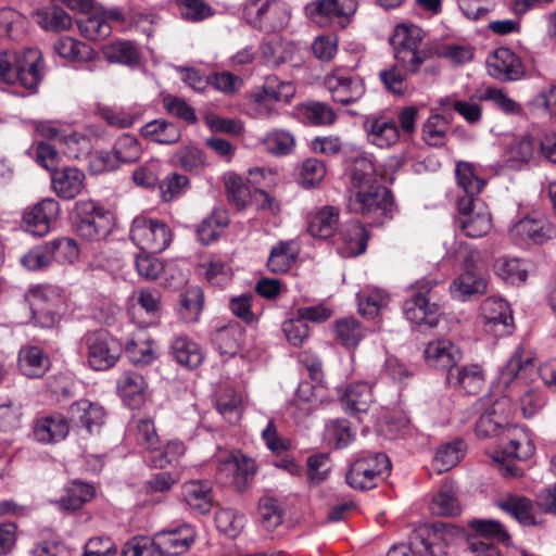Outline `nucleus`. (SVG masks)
<instances>
[{
  "label": "nucleus",
  "instance_id": "obj_35",
  "mask_svg": "<svg viewBox=\"0 0 556 556\" xmlns=\"http://www.w3.org/2000/svg\"><path fill=\"white\" fill-rule=\"evenodd\" d=\"M485 290L486 281L466 261V270L453 281L451 293L464 301L470 295L482 294Z\"/></svg>",
  "mask_w": 556,
  "mask_h": 556
},
{
  "label": "nucleus",
  "instance_id": "obj_31",
  "mask_svg": "<svg viewBox=\"0 0 556 556\" xmlns=\"http://www.w3.org/2000/svg\"><path fill=\"white\" fill-rule=\"evenodd\" d=\"M125 352L136 365H148L155 358L153 342L143 329L136 330L126 342Z\"/></svg>",
  "mask_w": 556,
  "mask_h": 556
},
{
  "label": "nucleus",
  "instance_id": "obj_59",
  "mask_svg": "<svg viewBox=\"0 0 556 556\" xmlns=\"http://www.w3.org/2000/svg\"><path fill=\"white\" fill-rule=\"evenodd\" d=\"M358 312L366 317H374L389 303V294L381 289L375 288L368 293L359 292Z\"/></svg>",
  "mask_w": 556,
  "mask_h": 556
},
{
  "label": "nucleus",
  "instance_id": "obj_48",
  "mask_svg": "<svg viewBox=\"0 0 556 556\" xmlns=\"http://www.w3.org/2000/svg\"><path fill=\"white\" fill-rule=\"evenodd\" d=\"M355 437L346 419L329 420L324 430V442L336 448H342L349 445Z\"/></svg>",
  "mask_w": 556,
  "mask_h": 556
},
{
  "label": "nucleus",
  "instance_id": "obj_52",
  "mask_svg": "<svg viewBox=\"0 0 556 556\" xmlns=\"http://www.w3.org/2000/svg\"><path fill=\"white\" fill-rule=\"evenodd\" d=\"M448 121L440 114H432L422 127V139L428 146L442 147L446 142Z\"/></svg>",
  "mask_w": 556,
  "mask_h": 556
},
{
  "label": "nucleus",
  "instance_id": "obj_23",
  "mask_svg": "<svg viewBox=\"0 0 556 556\" xmlns=\"http://www.w3.org/2000/svg\"><path fill=\"white\" fill-rule=\"evenodd\" d=\"M276 0H247L243 16L252 27L270 34L276 28Z\"/></svg>",
  "mask_w": 556,
  "mask_h": 556
},
{
  "label": "nucleus",
  "instance_id": "obj_24",
  "mask_svg": "<svg viewBox=\"0 0 556 556\" xmlns=\"http://www.w3.org/2000/svg\"><path fill=\"white\" fill-rule=\"evenodd\" d=\"M460 350L451 341L439 339L427 344L425 358L427 363L435 368L453 370L460 361Z\"/></svg>",
  "mask_w": 556,
  "mask_h": 556
},
{
  "label": "nucleus",
  "instance_id": "obj_12",
  "mask_svg": "<svg viewBox=\"0 0 556 556\" xmlns=\"http://www.w3.org/2000/svg\"><path fill=\"white\" fill-rule=\"evenodd\" d=\"M87 361L94 370L112 368L122 355V344L110 333L100 331L89 333L85 338Z\"/></svg>",
  "mask_w": 556,
  "mask_h": 556
},
{
  "label": "nucleus",
  "instance_id": "obj_54",
  "mask_svg": "<svg viewBox=\"0 0 556 556\" xmlns=\"http://www.w3.org/2000/svg\"><path fill=\"white\" fill-rule=\"evenodd\" d=\"M306 119L314 126H331L337 121L332 106L326 102L308 101L302 104Z\"/></svg>",
  "mask_w": 556,
  "mask_h": 556
},
{
  "label": "nucleus",
  "instance_id": "obj_5",
  "mask_svg": "<svg viewBox=\"0 0 556 556\" xmlns=\"http://www.w3.org/2000/svg\"><path fill=\"white\" fill-rule=\"evenodd\" d=\"M346 206L351 213L362 215L381 224L393 206V195L384 186L354 190L346 193Z\"/></svg>",
  "mask_w": 556,
  "mask_h": 556
},
{
  "label": "nucleus",
  "instance_id": "obj_30",
  "mask_svg": "<svg viewBox=\"0 0 556 556\" xmlns=\"http://www.w3.org/2000/svg\"><path fill=\"white\" fill-rule=\"evenodd\" d=\"M350 182L351 185L346 193L353 192L354 190L371 188L374 186H382L379 182V175L374 162L366 156L356 157L354 160L350 172Z\"/></svg>",
  "mask_w": 556,
  "mask_h": 556
},
{
  "label": "nucleus",
  "instance_id": "obj_51",
  "mask_svg": "<svg viewBox=\"0 0 556 556\" xmlns=\"http://www.w3.org/2000/svg\"><path fill=\"white\" fill-rule=\"evenodd\" d=\"M508 445L505 452L517 459H529L535 452V445L523 429H508Z\"/></svg>",
  "mask_w": 556,
  "mask_h": 556
},
{
  "label": "nucleus",
  "instance_id": "obj_43",
  "mask_svg": "<svg viewBox=\"0 0 556 556\" xmlns=\"http://www.w3.org/2000/svg\"><path fill=\"white\" fill-rule=\"evenodd\" d=\"M94 488L91 484L74 480L65 489V494L59 501L63 510H76L94 496Z\"/></svg>",
  "mask_w": 556,
  "mask_h": 556
},
{
  "label": "nucleus",
  "instance_id": "obj_28",
  "mask_svg": "<svg viewBox=\"0 0 556 556\" xmlns=\"http://www.w3.org/2000/svg\"><path fill=\"white\" fill-rule=\"evenodd\" d=\"M446 381L450 386L460 388L469 394H476L484 384V372L477 364L455 366L447 372Z\"/></svg>",
  "mask_w": 556,
  "mask_h": 556
},
{
  "label": "nucleus",
  "instance_id": "obj_39",
  "mask_svg": "<svg viewBox=\"0 0 556 556\" xmlns=\"http://www.w3.org/2000/svg\"><path fill=\"white\" fill-rule=\"evenodd\" d=\"M55 53L73 62H90L96 58V51L88 45L72 37H61L54 45Z\"/></svg>",
  "mask_w": 556,
  "mask_h": 556
},
{
  "label": "nucleus",
  "instance_id": "obj_44",
  "mask_svg": "<svg viewBox=\"0 0 556 556\" xmlns=\"http://www.w3.org/2000/svg\"><path fill=\"white\" fill-rule=\"evenodd\" d=\"M140 132L146 139L161 144H173L180 138L179 129L164 119H154L147 123L141 127Z\"/></svg>",
  "mask_w": 556,
  "mask_h": 556
},
{
  "label": "nucleus",
  "instance_id": "obj_37",
  "mask_svg": "<svg viewBox=\"0 0 556 556\" xmlns=\"http://www.w3.org/2000/svg\"><path fill=\"white\" fill-rule=\"evenodd\" d=\"M343 245L339 252L344 257L356 256L365 252L368 233L359 222H351L342 232Z\"/></svg>",
  "mask_w": 556,
  "mask_h": 556
},
{
  "label": "nucleus",
  "instance_id": "obj_3",
  "mask_svg": "<svg viewBox=\"0 0 556 556\" xmlns=\"http://www.w3.org/2000/svg\"><path fill=\"white\" fill-rule=\"evenodd\" d=\"M424 36L420 27L401 24L394 28L390 38L396 61L407 66L410 74L417 73L421 64L431 56L430 50L422 47Z\"/></svg>",
  "mask_w": 556,
  "mask_h": 556
},
{
  "label": "nucleus",
  "instance_id": "obj_22",
  "mask_svg": "<svg viewBox=\"0 0 556 556\" xmlns=\"http://www.w3.org/2000/svg\"><path fill=\"white\" fill-rule=\"evenodd\" d=\"M59 212L60 206L54 199L40 201L23 215L27 231L36 236H45L49 231L50 224L56 219Z\"/></svg>",
  "mask_w": 556,
  "mask_h": 556
},
{
  "label": "nucleus",
  "instance_id": "obj_17",
  "mask_svg": "<svg viewBox=\"0 0 556 556\" xmlns=\"http://www.w3.org/2000/svg\"><path fill=\"white\" fill-rule=\"evenodd\" d=\"M356 10V0H314L306 5L307 15L320 25L348 20Z\"/></svg>",
  "mask_w": 556,
  "mask_h": 556
},
{
  "label": "nucleus",
  "instance_id": "obj_38",
  "mask_svg": "<svg viewBox=\"0 0 556 556\" xmlns=\"http://www.w3.org/2000/svg\"><path fill=\"white\" fill-rule=\"evenodd\" d=\"M21 371L30 378L41 377L49 368V358L38 346H26L18 353Z\"/></svg>",
  "mask_w": 556,
  "mask_h": 556
},
{
  "label": "nucleus",
  "instance_id": "obj_4",
  "mask_svg": "<svg viewBox=\"0 0 556 556\" xmlns=\"http://www.w3.org/2000/svg\"><path fill=\"white\" fill-rule=\"evenodd\" d=\"M451 525L452 523H418L408 538V545L392 547L388 556H442L445 554L442 536Z\"/></svg>",
  "mask_w": 556,
  "mask_h": 556
},
{
  "label": "nucleus",
  "instance_id": "obj_25",
  "mask_svg": "<svg viewBox=\"0 0 556 556\" xmlns=\"http://www.w3.org/2000/svg\"><path fill=\"white\" fill-rule=\"evenodd\" d=\"M70 426L61 414H53L36 420L33 434L37 442L42 444L58 443L66 438Z\"/></svg>",
  "mask_w": 556,
  "mask_h": 556
},
{
  "label": "nucleus",
  "instance_id": "obj_42",
  "mask_svg": "<svg viewBox=\"0 0 556 556\" xmlns=\"http://www.w3.org/2000/svg\"><path fill=\"white\" fill-rule=\"evenodd\" d=\"M456 181L467 197L464 199H476L485 185V180L481 178L473 164L469 162H457L455 167Z\"/></svg>",
  "mask_w": 556,
  "mask_h": 556
},
{
  "label": "nucleus",
  "instance_id": "obj_16",
  "mask_svg": "<svg viewBox=\"0 0 556 556\" xmlns=\"http://www.w3.org/2000/svg\"><path fill=\"white\" fill-rule=\"evenodd\" d=\"M142 153L141 146L136 137L124 134L118 137L111 152H99L97 161L105 170H114L122 164L137 162Z\"/></svg>",
  "mask_w": 556,
  "mask_h": 556
},
{
  "label": "nucleus",
  "instance_id": "obj_18",
  "mask_svg": "<svg viewBox=\"0 0 556 556\" xmlns=\"http://www.w3.org/2000/svg\"><path fill=\"white\" fill-rule=\"evenodd\" d=\"M488 74L501 81L520 79L525 70L520 59L508 48H497L486 59Z\"/></svg>",
  "mask_w": 556,
  "mask_h": 556
},
{
  "label": "nucleus",
  "instance_id": "obj_57",
  "mask_svg": "<svg viewBox=\"0 0 556 556\" xmlns=\"http://www.w3.org/2000/svg\"><path fill=\"white\" fill-rule=\"evenodd\" d=\"M148 388V384L139 372H125L118 381V390L123 397L139 404Z\"/></svg>",
  "mask_w": 556,
  "mask_h": 556
},
{
  "label": "nucleus",
  "instance_id": "obj_34",
  "mask_svg": "<svg viewBox=\"0 0 556 556\" xmlns=\"http://www.w3.org/2000/svg\"><path fill=\"white\" fill-rule=\"evenodd\" d=\"M511 235L521 239H529L536 244H542L556 237V230L544 220L523 218L511 228Z\"/></svg>",
  "mask_w": 556,
  "mask_h": 556
},
{
  "label": "nucleus",
  "instance_id": "obj_26",
  "mask_svg": "<svg viewBox=\"0 0 556 556\" xmlns=\"http://www.w3.org/2000/svg\"><path fill=\"white\" fill-rule=\"evenodd\" d=\"M85 174L76 167H64L52 173L53 191L62 199L71 200L84 189Z\"/></svg>",
  "mask_w": 556,
  "mask_h": 556
},
{
  "label": "nucleus",
  "instance_id": "obj_41",
  "mask_svg": "<svg viewBox=\"0 0 556 556\" xmlns=\"http://www.w3.org/2000/svg\"><path fill=\"white\" fill-rule=\"evenodd\" d=\"M466 453V444L460 439L440 445L433 458V466L438 472H445L454 468Z\"/></svg>",
  "mask_w": 556,
  "mask_h": 556
},
{
  "label": "nucleus",
  "instance_id": "obj_49",
  "mask_svg": "<svg viewBox=\"0 0 556 556\" xmlns=\"http://www.w3.org/2000/svg\"><path fill=\"white\" fill-rule=\"evenodd\" d=\"M37 23L46 30L63 31L72 26V17L60 7H50L35 12Z\"/></svg>",
  "mask_w": 556,
  "mask_h": 556
},
{
  "label": "nucleus",
  "instance_id": "obj_13",
  "mask_svg": "<svg viewBox=\"0 0 556 556\" xmlns=\"http://www.w3.org/2000/svg\"><path fill=\"white\" fill-rule=\"evenodd\" d=\"M325 87L336 103L349 105L362 99L366 92L362 77L337 68L325 76Z\"/></svg>",
  "mask_w": 556,
  "mask_h": 556
},
{
  "label": "nucleus",
  "instance_id": "obj_14",
  "mask_svg": "<svg viewBox=\"0 0 556 556\" xmlns=\"http://www.w3.org/2000/svg\"><path fill=\"white\" fill-rule=\"evenodd\" d=\"M472 533L468 535V548L475 556H502L494 542L508 545L510 538L502 523H470Z\"/></svg>",
  "mask_w": 556,
  "mask_h": 556
},
{
  "label": "nucleus",
  "instance_id": "obj_6",
  "mask_svg": "<svg viewBox=\"0 0 556 556\" xmlns=\"http://www.w3.org/2000/svg\"><path fill=\"white\" fill-rule=\"evenodd\" d=\"M75 228L78 236L89 241L105 239L112 229V216L109 211L91 200L76 202Z\"/></svg>",
  "mask_w": 556,
  "mask_h": 556
},
{
  "label": "nucleus",
  "instance_id": "obj_29",
  "mask_svg": "<svg viewBox=\"0 0 556 556\" xmlns=\"http://www.w3.org/2000/svg\"><path fill=\"white\" fill-rule=\"evenodd\" d=\"M244 334V328L238 323H232L217 329L212 334V342L222 355L235 356L242 346Z\"/></svg>",
  "mask_w": 556,
  "mask_h": 556
},
{
  "label": "nucleus",
  "instance_id": "obj_9",
  "mask_svg": "<svg viewBox=\"0 0 556 556\" xmlns=\"http://www.w3.org/2000/svg\"><path fill=\"white\" fill-rule=\"evenodd\" d=\"M391 462L384 453H375L356 459L346 473L348 484L356 490L377 485L382 475L390 470Z\"/></svg>",
  "mask_w": 556,
  "mask_h": 556
},
{
  "label": "nucleus",
  "instance_id": "obj_60",
  "mask_svg": "<svg viewBox=\"0 0 556 556\" xmlns=\"http://www.w3.org/2000/svg\"><path fill=\"white\" fill-rule=\"evenodd\" d=\"M495 268L498 277L511 285L525 282L528 276L526 267L518 258H500Z\"/></svg>",
  "mask_w": 556,
  "mask_h": 556
},
{
  "label": "nucleus",
  "instance_id": "obj_11",
  "mask_svg": "<svg viewBox=\"0 0 556 556\" xmlns=\"http://www.w3.org/2000/svg\"><path fill=\"white\" fill-rule=\"evenodd\" d=\"M457 225L469 238H481L492 228L491 213L479 199H459Z\"/></svg>",
  "mask_w": 556,
  "mask_h": 556
},
{
  "label": "nucleus",
  "instance_id": "obj_7",
  "mask_svg": "<svg viewBox=\"0 0 556 556\" xmlns=\"http://www.w3.org/2000/svg\"><path fill=\"white\" fill-rule=\"evenodd\" d=\"M433 285L430 280H420L412 287L413 294L404 303V314L409 321L429 328L438 326L442 309L429 296Z\"/></svg>",
  "mask_w": 556,
  "mask_h": 556
},
{
  "label": "nucleus",
  "instance_id": "obj_2",
  "mask_svg": "<svg viewBox=\"0 0 556 556\" xmlns=\"http://www.w3.org/2000/svg\"><path fill=\"white\" fill-rule=\"evenodd\" d=\"M42 55L38 49L5 51L0 54V78L8 84L18 83L29 93L36 92L41 79Z\"/></svg>",
  "mask_w": 556,
  "mask_h": 556
},
{
  "label": "nucleus",
  "instance_id": "obj_50",
  "mask_svg": "<svg viewBox=\"0 0 556 556\" xmlns=\"http://www.w3.org/2000/svg\"><path fill=\"white\" fill-rule=\"evenodd\" d=\"M249 182L255 187L254 197L260 195L264 199L260 206L262 208L270 206L271 198L268 190L276 186V174L264 167H255L249 170Z\"/></svg>",
  "mask_w": 556,
  "mask_h": 556
},
{
  "label": "nucleus",
  "instance_id": "obj_45",
  "mask_svg": "<svg viewBox=\"0 0 556 556\" xmlns=\"http://www.w3.org/2000/svg\"><path fill=\"white\" fill-rule=\"evenodd\" d=\"M333 331L336 339L348 349L356 348L366 336V329L353 317L336 321Z\"/></svg>",
  "mask_w": 556,
  "mask_h": 556
},
{
  "label": "nucleus",
  "instance_id": "obj_36",
  "mask_svg": "<svg viewBox=\"0 0 556 556\" xmlns=\"http://www.w3.org/2000/svg\"><path fill=\"white\" fill-rule=\"evenodd\" d=\"M429 509L433 516L456 517L460 513V506L456 498L455 485L444 482L440 491L433 496Z\"/></svg>",
  "mask_w": 556,
  "mask_h": 556
},
{
  "label": "nucleus",
  "instance_id": "obj_46",
  "mask_svg": "<svg viewBox=\"0 0 556 556\" xmlns=\"http://www.w3.org/2000/svg\"><path fill=\"white\" fill-rule=\"evenodd\" d=\"M172 354L175 359L187 368H197L203 361L200 346L185 337L176 338L172 343Z\"/></svg>",
  "mask_w": 556,
  "mask_h": 556
},
{
  "label": "nucleus",
  "instance_id": "obj_62",
  "mask_svg": "<svg viewBox=\"0 0 556 556\" xmlns=\"http://www.w3.org/2000/svg\"><path fill=\"white\" fill-rule=\"evenodd\" d=\"M52 260L58 263H74L79 256V249L75 240L59 238L48 242Z\"/></svg>",
  "mask_w": 556,
  "mask_h": 556
},
{
  "label": "nucleus",
  "instance_id": "obj_64",
  "mask_svg": "<svg viewBox=\"0 0 556 556\" xmlns=\"http://www.w3.org/2000/svg\"><path fill=\"white\" fill-rule=\"evenodd\" d=\"M242 396L232 390H228L225 395L217 401V410L225 420L236 424L240 420L242 414Z\"/></svg>",
  "mask_w": 556,
  "mask_h": 556
},
{
  "label": "nucleus",
  "instance_id": "obj_47",
  "mask_svg": "<svg viewBox=\"0 0 556 556\" xmlns=\"http://www.w3.org/2000/svg\"><path fill=\"white\" fill-rule=\"evenodd\" d=\"M407 73H409L407 66L396 61V63L381 70L379 78L389 92L402 96L408 89Z\"/></svg>",
  "mask_w": 556,
  "mask_h": 556
},
{
  "label": "nucleus",
  "instance_id": "obj_32",
  "mask_svg": "<svg viewBox=\"0 0 556 556\" xmlns=\"http://www.w3.org/2000/svg\"><path fill=\"white\" fill-rule=\"evenodd\" d=\"M72 419L85 427L90 433L102 426L105 413L102 406L87 400H80L70 407Z\"/></svg>",
  "mask_w": 556,
  "mask_h": 556
},
{
  "label": "nucleus",
  "instance_id": "obj_53",
  "mask_svg": "<svg viewBox=\"0 0 556 556\" xmlns=\"http://www.w3.org/2000/svg\"><path fill=\"white\" fill-rule=\"evenodd\" d=\"M224 181L229 201L238 210H243L252 198L249 187L239 175L232 172L225 174Z\"/></svg>",
  "mask_w": 556,
  "mask_h": 556
},
{
  "label": "nucleus",
  "instance_id": "obj_61",
  "mask_svg": "<svg viewBox=\"0 0 556 556\" xmlns=\"http://www.w3.org/2000/svg\"><path fill=\"white\" fill-rule=\"evenodd\" d=\"M181 316L188 321L198 319L203 305V292L198 287H191L180 294Z\"/></svg>",
  "mask_w": 556,
  "mask_h": 556
},
{
  "label": "nucleus",
  "instance_id": "obj_1",
  "mask_svg": "<svg viewBox=\"0 0 556 556\" xmlns=\"http://www.w3.org/2000/svg\"><path fill=\"white\" fill-rule=\"evenodd\" d=\"M24 301L30 311L34 326L52 328L67 307L63 289L53 285H33L24 293Z\"/></svg>",
  "mask_w": 556,
  "mask_h": 556
},
{
  "label": "nucleus",
  "instance_id": "obj_33",
  "mask_svg": "<svg viewBox=\"0 0 556 556\" xmlns=\"http://www.w3.org/2000/svg\"><path fill=\"white\" fill-rule=\"evenodd\" d=\"M251 102L260 116L271 115L278 103V83L275 76L266 78L265 84L251 93Z\"/></svg>",
  "mask_w": 556,
  "mask_h": 556
},
{
  "label": "nucleus",
  "instance_id": "obj_58",
  "mask_svg": "<svg viewBox=\"0 0 556 556\" xmlns=\"http://www.w3.org/2000/svg\"><path fill=\"white\" fill-rule=\"evenodd\" d=\"M498 507L518 521H527L532 518L533 504L525 496L509 495L498 503Z\"/></svg>",
  "mask_w": 556,
  "mask_h": 556
},
{
  "label": "nucleus",
  "instance_id": "obj_56",
  "mask_svg": "<svg viewBox=\"0 0 556 556\" xmlns=\"http://www.w3.org/2000/svg\"><path fill=\"white\" fill-rule=\"evenodd\" d=\"M80 34L89 40H100L111 34V25L103 15L92 14L77 21Z\"/></svg>",
  "mask_w": 556,
  "mask_h": 556
},
{
  "label": "nucleus",
  "instance_id": "obj_40",
  "mask_svg": "<svg viewBox=\"0 0 556 556\" xmlns=\"http://www.w3.org/2000/svg\"><path fill=\"white\" fill-rule=\"evenodd\" d=\"M339 223V210L331 205L321 207L309 220L308 232L316 238L327 239L332 236Z\"/></svg>",
  "mask_w": 556,
  "mask_h": 556
},
{
  "label": "nucleus",
  "instance_id": "obj_20",
  "mask_svg": "<svg viewBox=\"0 0 556 556\" xmlns=\"http://www.w3.org/2000/svg\"><path fill=\"white\" fill-rule=\"evenodd\" d=\"M153 539L163 556H179L189 551L194 533L189 523H182L174 530L155 533Z\"/></svg>",
  "mask_w": 556,
  "mask_h": 556
},
{
  "label": "nucleus",
  "instance_id": "obj_27",
  "mask_svg": "<svg viewBox=\"0 0 556 556\" xmlns=\"http://www.w3.org/2000/svg\"><path fill=\"white\" fill-rule=\"evenodd\" d=\"M182 497L190 509L204 515L213 507L212 484L202 480L188 481L182 485Z\"/></svg>",
  "mask_w": 556,
  "mask_h": 556
},
{
  "label": "nucleus",
  "instance_id": "obj_21",
  "mask_svg": "<svg viewBox=\"0 0 556 556\" xmlns=\"http://www.w3.org/2000/svg\"><path fill=\"white\" fill-rule=\"evenodd\" d=\"M374 401L372 388L364 381L351 382L340 391L342 407L350 415L367 413Z\"/></svg>",
  "mask_w": 556,
  "mask_h": 556
},
{
  "label": "nucleus",
  "instance_id": "obj_19",
  "mask_svg": "<svg viewBox=\"0 0 556 556\" xmlns=\"http://www.w3.org/2000/svg\"><path fill=\"white\" fill-rule=\"evenodd\" d=\"M368 141L379 148H389L400 139L396 122L384 115H368L363 122Z\"/></svg>",
  "mask_w": 556,
  "mask_h": 556
},
{
  "label": "nucleus",
  "instance_id": "obj_10",
  "mask_svg": "<svg viewBox=\"0 0 556 556\" xmlns=\"http://www.w3.org/2000/svg\"><path fill=\"white\" fill-rule=\"evenodd\" d=\"M257 467L253 458L233 452L219 460L216 469V479L224 484L232 485L237 491L243 492L252 483Z\"/></svg>",
  "mask_w": 556,
  "mask_h": 556
},
{
  "label": "nucleus",
  "instance_id": "obj_8",
  "mask_svg": "<svg viewBox=\"0 0 556 556\" xmlns=\"http://www.w3.org/2000/svg\"><path fill=\"white\" fill-rule=\"evenodd\" d=\"M130 239L144 252L161 253L172 242V230L162 220L137 216L131 224Z\"/></svg>",
  "mask_w": 556,
  "mask_h": 556
},
{
  "label": "nucleus",
  "instance_id": "obj_55",
  "mask_svg": "<svg viewBox=\"0 0 556 556\" xmlns=\"http://www.w3.org/2000/svg\"><path fill=\"white\" fill-rule=\"evenodd\" d=\"M186 447L180 440H170L164 447L160 444L156 446V452L150 454L149 460L155 468H165L173 465L185 454Z\"/></svg>",
  "mask_w": 556,
  "mask_h": 556
},
{
  "label": "nucleus",
  "instance_id": "obj_63",
  "mask_svg": "<svg viewBox=\"0 0 556 556\" xmlns=\"http://www.w3.org/2000/svg\"><path fill=\"white\" fill-rule=\"evenodd\" d=\"M123 556H163L153 536H134L128 540L122 551Z\"/></svg>",
  "mask_w": 556,
  "mask_h": 556
},
{
  "label": "nucleus",
  "instance_id": "obj_15",
  "mask_svg": "<svg viewBox=\"0 0 556 556\" xmlns=\"http://www.w3.org/2000/svg\"><path fill=\"white\" fill-rule=\"evenodd\" d=\"M481 318L486 332L496 337L508 336L514 329V319L508 303L497 296H490L481 304Z\"/></svg>",
  "mask_w": 556,
  "mask_h": 556
}]
</instances>
